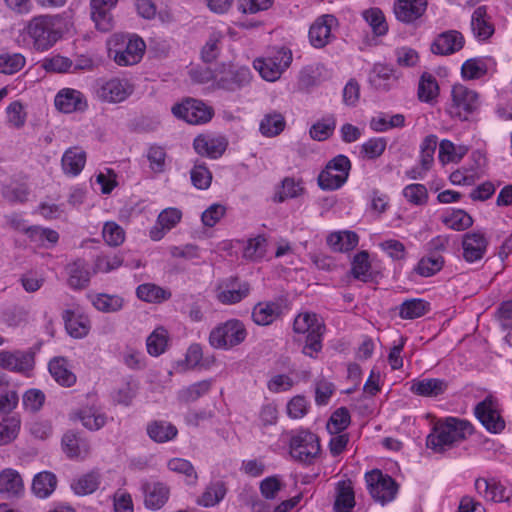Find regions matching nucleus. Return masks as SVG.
Returning a JSON list of instances; mask_svg holds the SVG:
<instances>
[{"label":"nucleus","instance_id":"obj_1","mask_svg":"<svg viewBox=\"0 0 512 512\" xmlns=\"http://www.w3.org/2000/svg\"><path fill=\"white\" fill-rule=\"evenodd\" d=\"M23 31L34 50L45 52L63 37V18L58 14L36 15L27 21Z\"/></svg>","mask_w":512,"mask_h":512},{"label":"nucleus","instance_id":"obj_2","mask_svg":"<svg viewBox=\"0 0 512 512\" xmlns=\"http://www.w3.org/2000/svg\"><path fill=\"white\" fill-rule=\"evenodd\" d=\"M472 433L473 426L469 421L447 417L434 423L432 431L427 436L426 445L436 453H443Z\"/></svg>","mask_w":512,"mask_h":512},{"label":"nucleus","instance_id":"obj_3","mask_svg":"<svg viewBox=\"0 0 512 512\" xmlns=\"http://www.w3.org/2000/svg\"><path fill=\"white\" fill-rule=\"evenodd\" d=\"M481 106L480 95L475 90L463 84H454L451 89V99L446 112L453 119L469 120L470 115L477 112Z\"/></svg>","mask_w":512,"mask_h":512},{"label":"nucleus","instance_id":"obj_4","mask_svg":"<svg viewBox=\"0 0 512 512\" xmlns=\"http://www.w3.org/2000/svg\"><path fill=\"white\" fill-rule=\"evenodd\" d=\"M296 333L306 334V341L303 347V354L314 358L322 349V336L325 330L324 324L314 313L299 314L293 323Z\"/></svg>","mask_w":512,"mask_h":512},{"label":"nucleus","instance_id":"obj_5","mask_svg":"<svg viewBox=\"0 0 512 512\" xmlns=\"http://www.w3.org/2000/svg\"><path fill=\"white\" fill-rule=\"evenodd\" d=\"M247 336L245 325L238 319H230L212 329L209 343L216 349H231L241 344Z\"/></svg>","mask_w":512,"mask_h":512},{"label":"nucleus","instance_id":"obj_6","mask_svg":"<svg viewBox=\"0 0 512 512\" xmlns=\"http://www.w3.org/2000/svg\"><path fill=\"white\" fill-rule=\"evenodd\" d=\"M351 162L345 155H338L328 162L318 176V184L323 190H336L347 181Z\"/></svg>","mask_w":512,"mask_h":512},{"label":"nucleus","instance_id":"obj_7","mask_svg":"<svg viewBox=\"0 0 512 512\" xmlns=\"http://www.w3.org/2000/svg\"><path fill=\"white\" fill-rule=\"evenodd\" d=\"M292 62V53L289 49L282 47L275 50L271 56L256 59L253 62L254 68L261 77L267 81H275L289 67Z\"/></svg>","mask_w":512,"mask_h":512},{"label":"nucleus","instance_id":"obj_8","mask_svg":"<svg viewBox=\"0 0 512 512\" xmlns=\"http://www.w3.org/2000/svg\"><path fill=\"white\" fill-rule=\"evenodd\" d=\"M365 480L372 498L382 505L392 501L398 492L396 481L391 476L383 474L380 470L367 472Z\"/></svg>","mask_w":512,"mask_h":512},{"label":"nucleus","instance_id":"obj_9","mask_svg":"<svg viewBox=\"0 0 512 512\" xmlns=\"http://www.w3.org/2000/svg\"><path fill=\"white\" fill-rule=\"evenodd\" d=\"M320 452L318 437L309 431H300L290 441V454L298 462L311 464Z\"/></svg>","mask_w":512,"mask_h":512},{"label":"nucleus","instance_id":"obj_10","mask_svg":"<svg viewBox=\"0 0 512 512\" xmlns=\"http://www.w3.org/2000/svg\"><path fill=\"white\" fill-rule=\"evenodd\" d=\"M173 114L190 124H202L211 120L213 109L200 100L187 99L172 108Z\"/></svg>","mask_w":512,"mask_h":512},{"label":"nucleus","instance_id":"obj_11","mask_svg":"<svg viewBox=\"0 0 512 512\" xmlns=\"http://www.w3.org/2000/svg\"><path fill=\"white\" fill-rule=\"evenodd\" d=\"M250 286L237 277L222 280L216 288V299L224 305L239 303L248 296Z\"/></svg>","mask_w":512,"mask_h":512},{"label":"nucleus","instance_id":"obj_12","mask_svg":"<svg viewBox=\"0 0 512 512\" xmlns=\"http://www.w3.org/2000/svg\"><path fill=\"white\" fill-rule=\"evenodd\" d=\"M134 91V86L127 79L112 78L103 82L98 90L99 99L108 103L125 101Z\"/></svg>","mask_w":512,"mask_h":512},{"label":"nucleus","instance_id":"obj_13","mask_svg":"<svg viewBox=\"0 0 512 512\" xmlns=\"http://www.w3.org/2000/svg\"><path fill=\"white\" fill-rule=\"evenodd\" d=\"M475 415L482 425L492 433H499L505 427V422L498 411L497 402L491 396L477 404Z\"/></svg>","mask_w":512,"mask_h":512},{"label":"nucleus","instance_id":"obj_14","mask_svg":"<svg viewBox=\"0 0 512 512\" xmlns=\"http://www.w3.org/2000/svg\"><path fill=\"white\" fill-rule=\"evenodd\" d=\"M119 0H91V19L95 28L100 32H109L114 27L112 10Z\"/></svg>","mask_w":512,"mask_h":512},{"label":"nucleus","instance_id":"obj_15","mask_svg":"<svg viewBox=\"0 0 512 512\" xmlns=\"http://www.w3.org/2000/svg\"><path fill=\"white\" fill-rule=\"evenodd\" d=\"M55 107L63 113L83 112L88 103L85 95L73 88H63L55 96Z\"/></svg>","mask_w":512,"mask_h":512},{"label":"nucleus","instance_id":"obj_16","mask_svg":"<svg viewBox=\"0 0 512 512\" xmlns=\"http://www.w3.org/2000/svg\"><path fill=\"white\" fill-rule=\"evenodd\" d=\"M400 76L393 66L375 63L369 75V81L375 89L387 92L396 86Z\"/></svg>","mask_w":512,"mask_h":512},{"label":"nucleus","instance_id":"obj_17","mask_svg":"<svg viewBox=\"0 0 512 512\" xmlns=\"http://www.w3.org/2000/svg\"><path fill=\"white\" fill-rule=\"evenodd\" d=\"M227 145V140L224 137L209 134L198 135L193 141V147L197 154L212 159L222 156Z\"/></svg>","mask_w":512,"mask_h":512},{"label":"nucleus","instance_id":"obj_18","mask_svg":"<svg viewBox=\"0 0 512 512\" xmlns=\"http://www.w3.org/2000/svg\"><path fill=\"white\" fill-rule=\"evenodd\" d=\"M465 44L463 35L457 30L440 33L431 44V51L436 55H451L460 51Z\"/></svg>","mask_w":512,"mask_h":512},{"label":"nucleus","instance_id":"obj_19","mask_svg":"<svg viewBox=\"0 0 512 512\" xmlns=\"http://www.w3.org/2000/svg\"><path fill=\"white\" fill-rule=\"evenodd\" d=\"M488 240L481 232H468L463 235V258L469 263L481 260L487 250Z\"/></svg>","mask_w":512,"mask_h":512},{"label":"nucleus","instance_id":"obj_20","mask_svg":"<svg viewBox=\"0 0 512 512\" xmlns=\"http://www.w3.org/2000/svg\"><path fill=\"white\" fill-rule=\"evenodd\" d=\"M145 43L141 38L129 39L123 49H109V55H113L114 61L120 66L137 64L144 53Z\"/></svg>","mask_w":512,"mask_h":512},{"label":"nucleus","instance_id":"obj_21","mask_svg":"<svg viewBox=\"0 0 512 512\" xmlns=\"http://www.w3.org/2000/svg\"><path fill=\"white\" fill-rule=\"evenodd\" d=\"M337 20L333 15H323L316 19L309 30V40L315 48L325 47L331 40L332 27Z\"/></svg>","mask_w":512,"mask_h":512},{"label":"nucleus","instance_id":"obj_22","mask_svg":"<svg viewBox=\"0 0 512 512\" xmlns=\"http://www.w3.org/2000/svg\"><path fill=\"white\" fill-rule=\"evenodd\" d=\"M427 8V0H396L394 13L396 18L406 24L419 19Z\"/></svg>","mask_w":512,"mask_h":512},{"label":"nucleus","instance_id":"obj_23","mask_svg":"<svg viewBox=\"0 0 512 512\" xmlns=\"http://www.w3.org/2000/svg\"><path fill=\"white\" fill-rule=\"evenodd\" d=\"M33 355L24 351H0V368L14 372L32 369Z\"/></svg>","mask_w":512,"mask_h":512},{"label":"nucleus","instance_id":"obj_24","mask_svg":"<svg viewBox=\"0 0 512 512\" xmlns=\"http://www.w3.org/2000/svg\"><path fill=\"white\" fill-rule=\"evenodd\" d=\"M250 78V70L246 67L229 69L215 76L217 87L228 91H234L246 85Z\"/></svg>","mask_w":512,"mask_h":512},{"label":"nucleus","instance_id":"obj_25","mask_svg":"<svg viewBox=\"0 0 512 512\" xmlns=\"http://www.w3.org/2000/svg\"><path fill=\"white\" fill-rule=\"evenodd\" d=\"M182 213L177 208L164 209L157 218V225L150 230V238L154 241L162 239L165 233L175 227L181 220Z\"/></svg>","mask_w":512,"mask_h":512},{"label":"nucleus","instance_id":"obj_26","mask_svg":"<svg viewBox=\"0 0 512 512\" xmlns=\"http://www.w3.org/2000/svg\"><path fill=\"white\" fill-rule=\"evenodd\" d=\"M86 152L77 146L68 148L61 159V166L64 174L77 176L86 164Z\"/></svg>","mask_w":512,"mask_h":512},{"label":"nucleus","instance_id":"obj_27","mask_svg":"<svg viewBox=\"0 0 512 512\" xmlns=\"http://www.w3.org/2000/svg\"><path fill=\"white\" fill-rule=\"evenodd\" d=\"M144 503L149 509H160L168 501L169 487L161 482L147 483L144 485Z\"/></svg>","mask_w":512,"mask_h":512},{"label":"nucleus","instance_id":"obj_28","mask_svg":"<svg viewBox=\"0 0 512 512\" xmlns=\"http://www.w3.org/2000/svg\"><path fill=\"white\" fill-rule=\"evenodd\" d=\"M447 382L438 378L414 379L410 383V391L424 397H437L447 390Z\"/></svg>","mask_w":512,"mask_h":512},{"label":"nucleus","instance_id":"obj_29","mask_svg":"<svg viewBox=\"0 0 512 512\" xmlns=\"http://www.w3.org/2000/svg\"><path fill=\"white\" fill-rule=\"evenodd\" d=\"M475 489L478 494L493 502L508 500L506 488L496 479L478 478L475 481Z\"/></svg>","mask_w":512,"mask_h":512},{"label":"nucleus","instance_id":"obj_30","mask_svg":"<svg viewBox=\"0 0 512 512\" xmlns=\"http://www.w3.org/2000/svg\"><path fill=\"white\" fill-rule=\"evenodd\" d=\"M471 28L479 40H487L494 33V26L487 15L486 6H479L472 14Z\"/></svg>","mask_w":512,"mask_h":512},{"label":"nucleus","instance_id":"obj_31","mask_svg":"<svg viewBox=\"0 0 512 512\" xmlns=\"http://www.w3.org/2000/svg\"><path fill=\"white\" fill-rule=\"evenodd\" d=\"M49 372L61 386L71 387L76 383V375L70 370L64 357H55L49 362Z\"/></svg>","mask_w":512,"mask_h":512},{"label":"nucleus","instance_id":"obj_32","mask_svg":"<svg viewBox=\"0 0 512 512\" xmlns=\"http://www.w3.org/2000/svg\"><path fill=\"white\" fill-rule=\"evenodd\" d=\"M23 488V480L18 471L6 468L0 472V494L8 498L19 496Z\"/></svg>","mask_w":512,"mask_h":512},{"label":"nucleus","instance_id":"obj_33","mask_svg":"<svg viewBox=\"0 0 512 512\" xmlns=\"http://www.w3.org/2000/svg\"><path fill=\"white\" fill-rule=\"evenodd\" d=\"M281 312L282 309L278 303H258L252 310V319L257 325L266 326L272 324Z\"/></svg>","mask_w":512,"mask_h":512},{"label":"nucleus","instance_id":"obj_34","mask_svg":"<svg viewBox=\"0 0 512 512\" xmlns=\"http://www.w3.org/2000/svg\"><path fill=\"white\" fill-rule=\"evenodd\" d=\"M69 274L68 284L73 289H82L86 287L90 280V272L87 263L78 259L67 266Z\"/></svg>","mask_w":512,"mask_h":512},{"label":"nucleus","instance_id":"obj_35","mask_svg":"<svg viewBox=\"0 0 512 512\" xmlns=\"http://www.w3.org/2000/svg\"><path fill=\"white\" fill-rule=\"evenodd\" d=\"M358 235L352 231L333 232L327 237L328 246L336 252H347L358 245Z\"/></svg>","mask_w":512,"mask_h":512},{"label":"nucleus","instance_id":"obj_36","mask_svg":"<svg viewBox=\"0 0 512 512\" xmlns=\"http://www.w3.org/2000/svg\"><path fill=\"white\" fill-rule=\"evenodd\" d=\"M57 486V477L49 471H43L35 475L32 482V491L39 498L50 496Z\"/></svg>","mask_w":512,"mask_h":512},{"label":"nucleus","instance_id":"obj_37","mask_svg":"<svg viewBox=\"0 0 512 512\" xmlns=\"http://www.w3.org/2000/svg\"><path fill=\"white\" fill-rule=\"evenodd\" d=\"M100 485V474L95 471L83 474L73 480L71 489L76 495L85 496L95 492Z\"/></svg>","mask_w":512,"mask_h":512},{"label":"nucleus","instance_id":"obj_38","mask_svg":"<svg viewBox=\"0 0 512 512\" xmlns=\"http://www.w3.org/2000/svg\"><path fill=\"white\" fill-rule=\"evenodd\" d=\"M354 506V491L350 482H339L337 487V495L334 503L335 512H351Z\"/></svg>","mask_w":512,"mask_h":512},{"label":"nucleus","instance_id":"obj_39","mask_svg":"<svg viewBox=\"0 0 512 512\" xmlns=\"http://www.w3.org/2000/svg\"><path fill=\"white\" fill-rule=\"evenodd\" d=\"M439 95V85L436 78L428 73L424 72L419 80L418 84V98L422 102L431 103Z\"/></svg>","mask_w":512,"mask_h":512},{"label":"nucleus","instance_id":"obj_40","mask_svg":"<svg viewBox=\"0 0 512 512\" xmlns=\"http://www.w3.org/2000/svg\"><path fill=\"white\" fill-rule=\"evenodd\" d=\"M286 122L282 114L273 112L264 115L259 130L265 137L278 136L285 128Z\"/></svg>","mask_w":512,"mask_h":512},{"label":"nucleus","instance_id":"obj_41","mask_svg":"<svg viewBox=\"0 0 512 512\" xmlns=\"http://www.w3.org/2000/svg\"><path fill=\"white\" fill-rule=\"evenodd\" d=\"M177 428L165 421H154L147 427L149 437L158 443L172 440L177 435Z\"/></svg>","mask_w":512,"mask_h":512},{"label":"nucleus","instance_id":"obj_42","mask_svg":"<svg viewBox=\"0 0 512 512\" xmlns=\"http://www.w3.org/2000/svg\"><path fill=\"white\" fill-rule=\"evenodd\" d=\"M211 384L212 382L210 380H202L193 383L179 390L177 398L182 403L195 402L210 391Z\"/></svg>","mask_w":512,"mask_h":512},{"label":"nucleus","instance_id":"obj_43","mask_svg":"<svg viewBox=\"0 0 512 512\" xmlns=\"http://www.w3.org/2000/svg\"><path fill=\"white\" fill-rule=\"evenodd\" d=\"M20 418L16 415H6L0 419V445L12 442L20 430Z\"/></svg>","mask_w":512,"mask_h":512},{"label":"nucleus","instance_id":"obj_44","mask_svg":"<svg viewBox=\"0 0 512 512\" xmlns=\"http://www.w3.org/2000/svg\"><path fill=\"white\" fill-rule=\"evenodd\" d=\"M227 489L222 481H216L207 486L197 503L204 507L218 504L226 495Z\"/></svg>","mask_w":512,"mask_h":512},{"label":"nucleus","instance_id":"obj_45","mask_svg":"<svg viewBox=\"0 0 512 512\" xmlns=\"http://www.w3.org/2000/svg\"><path fill=\"white\" fill-rule=\"evenodd\" d=\"M137 297L143 301L160 303L170 298L171 293L151 283L141 284L136 290Z\"/></svg>","mask_w":512,"mask_h":512},{"label":"nucleus","instance_id":"obj_46","mask_svg":"<svg viewBox=\"0 0 512 512\" xmlns=\"http://www.w3.org/2000/svg\"><path fill=\"white\" fill-rule=\"evenodd\" d=\"M429 311V303L423 299H409L399 307V315L403 319H415Z\"/></svg>","mask_w":512,"mask_h":512},{"label":"nucleus","instance_id":"obj_47","mask_svg":"<svg viewBox=\"0 0 512 512\" xmlns=\"http://www.w3.org/2000/svg\"><path fill=\"white\" fill-rule=\"evenodd\" d=\"M64 320L66 330L72 337L82 338L88 334L90 327L87 319L66 311Z\"/></svg>","mask_w":512,"mask_h":512},{"label":"nucleus","instance_id":"obj_48","mask_svg":"<svg viewBox=\"0 0 512 512\" xmlns=\"http://www.w3.org/2000/svg\"><path fill=\"white\" fill-rule=\"evenodd\" d=\"M304 192V188L300 181L292 177H286L282 180L280 189L276 192L274 200L282 203L287 199L300 196Z\"/></svg>","mask_w":512,"mask_h":512},{"label":"nucleus","instance_id":"obj_49","mask_svg":"<svg viewBox=\"0 0 512 512\" xmlns=\"http://www.w3.org/2000/svg\"><path fill=\"white\" fill-rule=\"evenodd\" d=\"M26 235L29 237L30 241L42 246H46V242L51 245H55L59 240V234L57 231L40 226L28 227Z\"/></svg>","mask_w":512,"mask_h":512},{"label":"nucleus","instance_id":"obj_50","mask_svg":"<svg viewBox=\"0 0 512 512\" xmlns=\"http://www.w3.org/2000/svg\"><path fill=\"white\" fill-rule=\"evenodd\" d=\"M170 471L183 474L188 485H195L198 479L197 472L192 463L183 458H173L167 464Z\"/></svg>","mask_w":512,"mask_h":512},{"label":"nucleus","instance_id":"obj_51","mask_svg":"<svg viewBox=\"0 0 512 512\" xmlns=\"http://www.w3.org/2000/svg\"><path fill=\"white\" fill-rule=\"evenodd\" d=\"M438 145V138L436 135L426 136L420 146V165L423 170H430L434 163V153Z\"/></svg>","mask_w":512,"mask_h":512},{"label":"nucleus","instance_id":"obj_52","mask_svg":"<svg viewBox=\"0 0 512 512\" xmlns=\"http://www.w3.org/2000/svg\"><path fill=\"white\" fill-rule=\"evenodd\" d=\"M168 340V333L163 327L156 328L147 338V351L152 356L164 353Z\"/></svg>","mask_w":512,"mask_h":512},{"label":"nucleus","instance_id":"obj_53","mask_svg":"<svg viewBox=\"0 0 512 512\" xmlns=\"http://www.w3.org/2000/svg\"><path fill=\"white\" fill-rule=\"evenodd\" d=\"M335 127L336 120L333 115H330L313 124L309 133L312 139L324 141L332 135Z\"/></svg>","mask_w":512,"mask_h":512},{"label":"nucleus","instance_id":"obj_54","mask_svg":"<svg viewBox=\"0 0 512 512\" xmlns=\"http://www.w3.org/2000/svg\"><path fill=\"white\" fill-rule=\"evenodd\" d=\"M193 186L200 190L208 189L212 181V173L204 162H196L190 171Z\"/></svg>","mask_w":512,"mask_h":512},{"label":"nucleus","instance_id":"obj_55","mask_svg":"<svg viewBox=\"0 0 512 512\" xmlns=\"http://www.w3.org/2000/svg\"><path fill=\"white\" fill-rule=\"evenodd\" d=\"M444 265L441 255L423 257L417 264L415 272L422 277H431L439 272Z\"/></svg>","mask_w":512,"mask_h":512},{"label":"nucleus","instance_id":"obj_56","mask_svg":"<svg viewBox=\"0 0 512 512\" xmlns=\"http://www.w3.org/2000/svg\"><path fill=\"white\" fill-rule=\"evenodd\" d=\"M371 264L369 262V254L361 251L354 256L352 261L351 274L355 279L367 282L370 278Z\"/></svg>","mask_w":512,"mask_h":512},{"label":"nucleus","instance_id":"obj_57","mask_svg":"<svg viewBox=\"0 0 512 512\" xmlns=\"http://www.w3.org/2000/svg\"><path fill=\"white\" fill-rule=\"evenodd\" d=\"M363 17L376 35L382 36L387 33L388 25L383 12L379 8L365 10Z\"/></svg>","mask_w":512,"mask_h":512},{"label":"nucleus","instance_id":"obj_58","mask_svg":"<svg viewBox=\"0 0 512 512\" xmlns=\"http://www.w3.org/2000/svg\"><path fill=\"white\" fill-rule=\"evenodd\" d=\"M25 57L19 53L0 54V73L11 75L20 71L25 65Z\"/></svg>","mask_w":512,"mask_h":512},{"label":"nucleus","instance_id":"obj_59","mask_svg":"<svg viewBox=\"0 0 512 512\" xmlns=\"http://www.w3.org/2000/svg\"><path fill=\"white\" fill-rule=\"evenodd\" d=\"M79 418L83 426L92 431L102 428L106 424L107 420L104 413L93 408L83 409L79 413Z\"/></svg>","mask_w":512,"mask_h":512},{"label":"nucleus","instance_id":"obj_60","mask_svg":"<svg viewBox=\"0 0 512 512\" xmlns=\"http://www.w3.org/2000/svg\"><path fill=\"white\" fill-rule=\"evenodd\" d=\"M487 73L486 63L479 58L466 60L461 67V74L464 79L474 80L483 77Z\"/></svg>","mask_w":512,"mask_h":512},{"label":"nucleus","instance_id":"obj_61","mask_svg":"<svg viewBox=\"0 0 512 512\" xmlns=\"http://www.w3.org/2000/svg\"><path fill=\"white\" fill-rule=\"evenodd\" d=\"M443 222L449 228L461 231L468 229L473 224L472 217L464 210H454L451 214L444 217Z\"/></svg>","mask_w":512,"mask_h":512},{"label":"nucleus","instance_id":"obj_62","mask_svg":"<svg viewBox=\"0 0 512 512\" xmlns=\"http://www.w3.org/2000/svg\"><path fill=\"white\" fill-rule=\"evenodd\" d=\"M102 235L105 242L110 246H119L125 240L123 228L116 222L110 221L104 224Z\"/></svg>","mask_w":512,"mask_h":512},{"label":"nucleus","instance_id":"obj_63","mask_svg":"<svg viewBox=\"0 0 512 512\" xmlns=\"http://www.w3.org/2000/svg\"><path fill=\"white\" fill-rule=\"evenodd\" d=\"M387 146V140L383 137L371 138L361 146V153L370 160L380 157Z\"/></svg>","mask_w":512,"mask_h":512},{"label":"nucleus","instance_id":"obj_64","mask_svg":"<svg viewBox=\"0 0 512 512\" xmlns=\"http://www.w3.org/2000/svg\"><path fill=\"white\" fill-rule=\"evenodd\" d=\"M96 309L102 312H116L123 306V299L119 296L100 294L93 300Z\"/></svg>","mask_w":512,"mask_h":512}]
</instances>
